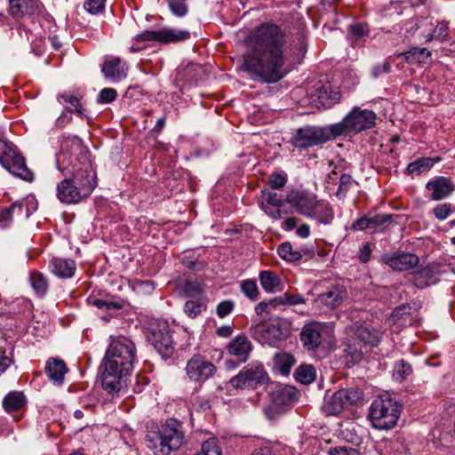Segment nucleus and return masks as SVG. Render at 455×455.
<instances>
[{"mask_svg": "<svg viewBox=\"0 0 455 455\" xmlns=\"http://www.w3.org/2000/svg\"><path fill=\"white\" fill-rule=\"evenodd\" d=\"M285 43V34L279 26L266 22L256 27L246 40L243 69L266 84L280 81L289 72Z\"/></svg>", "mask_w": 455, "mask_h": 455, "instance_id": "obj_1", "label": "nucleus"}, {"mask_svg": "<svg viewBox=\"0 0 455 455\" xmlns=\"http://www.w3.org/2000/svg\"><path fill=\"white\" fill-rule=\"evenodd\" d=\"M136 358L134 343L124 336L112 339L103 359L102 387L109 394H117L126 386Z\"/></svg>", "mask_w": 455, "mask_h": 455, "instance_id": "obj_2", "label": "nucleus"}, {"mask_svg": "<svg viewBox=\"0 0 455 455\" xmlns=\"http://www.w3.org/2000/svg\"><path fill=\"white\" fill-rule=\"evenodd\" d=\"M96 187V174L89 163H80L70 176L57 185V198L63 204H77L88 197Z\"/></svg>", "mask_w": 455, "mask_h": 455, "instance_id": "obj_3", "label": "nucleus"}, {"mask_svg": "<svg viewBox=\"0 0 455 455\" xmlns=\"http://www.w3.org/2000/svg\"><path fill=\"white\" fill-rule=\"evenodd\" d=\"M146 445L156 455H169L180 448L184 441L182 424L169 419L157 431H149L145 438Z\"/></svg>", "mask_w": 455, "mask_h": 455, "instance_id": "obj_4", "label": "nucleus"}, {"mask_svg": "<svg viewBox=\"0 0 455 455\" xmlns=\"http://www.w3.org/2000/svg\"><path fill=\"white\" fill-rule=\"evenodd\" d=\"M403 404L389 394L379 395L371 404L369 419L374 428L391 429L400 418Z\"/></svg>", "mask_w": 455, "mask_h": 455, "instance_id": "obj_5", "label": "nucleus"}, {"mask_svg": "<svg viewBox=\"0 0 455 455\" xmlns=\"http://www.w3.org/2000/svg\"><path fill=\"white\" fill-rule=\"evenodd\" d=\"M377 116L372 110L355 107L339 123L332 124V131L339 136H353L376 125Z\"/></svg>", "mask_w": 455, "mask_h": 455, "instance_id": "obj_6", "label": "nucleus"}, {"mask_svg": "<svg viewBox=\"0 0 455 455\" xmlns=\"http://www.w3.org/2000/svg\"><path fill=\"white\" fill-rule=\"evenodd\" d=\"M337 138L332 131V124L329 126L305 125L299 128L290 140L292 147L299 149L320 146Z\"/></svg>", "mask_w": 455, "mask_h": 455, "instance_id": "obj_7", "label": "nucleus"}, {"mask_svg": "<svg viewBox=\"0 0 455 455\" xmlns=\"http://www.w3.org/2000/svg\"><path fill=\"white\" fill-rule=\"evenodd\" d=\"M147 339L158 354L164 359L173 354L172 339L170 333V325L164 319H153L147 328Z\"/></svg>", "mask_w": 455, "mask_h": 455, "instance_id": "obj_8", "label": "nucleus"}, {"mask_svg": "<svg viewBox=\"0 0 455 455\" xmlns=\"http://www.w3.org/2000/svg\"><path fill=\"white\" fill-rule=\"evenodd\" d=\"M268 381V375L261 363L255 362L248 364L238 374L229 380L235 389L252 388L262 386Z\"/></svg>", "mask_w": 455, "mask_h": 455, "instance_id": "obj_9", "label": "nucleus"}, {"mask_svg": "<svg viewBox=\"0 0 455 455\" xmlns=\"http://www.w3.org/2000/svg\"><path fill=\"white\" fill-rule=\"evenodd\" d=\"M189 37L190 33L188 30L162 28L157 30H146L137 35L134 39L138 43L153 41L160 44H171L182 42Z\"/></svg>", "mask_w": 455, "mask_h": 455, "instance_id": "obj_10", "label": "nucleus"}, {"mask_svg": "<svg viewBox=\"0 0 455 455\" xmlns=\"http://www.w3.org/2000/svg\"><path fill=\"white\" fill-rule=\"evenodd\" d=\"M185 370L188 378L198 384H203L217 371L216 366L199 354L194 355L188 361Z\"/></svg>", "mask_w": 455, "mask_h": 455, "instance_id": "obj_11", "label": "nucleus"}, {"mask_svg": "<svg viewBox=\"0 0 455 455\" xmlns=\"http://www.w3.org/2000/svg\"><path fill=\"white\" fill-rule=\"evenodd\" d=\"M346 297V289L339 285L332 286L317 296L314 300V307L325 313L339 307Z\"/></svg>", "mask_w": 455, "mask_h": 455, "instance_id": "obj_12", "label": "nucleus"}, {"mask_svg": "<svg viewBox=\"0 0 455 455\" xmlns=\"http://www.w3.org/2000/svg\"><path fill=\"white\" fill-rule=\"evenodd\" d=\"M285 200L299 214L307 217L313 215L314 208L318 201L315 195L303 190L291 191L285 196Z\"/></svg>", "mask_w": 455, "mask_h": 455, "instance_id": "obj_13", "label": "nucleus"}, {"mask_svg": "<svg viewBox=\"0 0 455 455\" xmlns=\"http://www.w3.org/2000/svg\"><path fill=\"white\" fill-rule=\"evenodd\" d=\"M44 12V6L39 0H9V12L14 18H35Z\"/></svg>", "mask_w": 455, "mask_h": 455, "instance_id": "obj_14", "label": "nucleus"}, {"mask_svg": "<svg viewBox=\"0 0 455 455\" xmlns=\"http://www.w3.org/2000/svg\"><path fill=\"white\" fill-rule=\"evenodd\" d=\"M1 164L13 175L31 181L34 173L28 168L25 158L14 149L7 157L2 160Z\"/></svg>", "mask_w": 455, "mask_h": 455, "instance_id": "obj_15", "label": "nucleus"}, {"mask_svg": "<svg viewBox=\"0 0 455 455\" xmlns=\"http://www.w3.org/2000/svg\"><path fill=\"white\" fill-rule=\"evenodd\" d=\"M324 326L317 322L305 324L300 331V341L307 350H315L322 344Z\"/></svg>", "mask_w": 455, "mask_h": 455, "instance_id": "obj_16", "label": "nucleus"}, {"mask_svg": "<svg viewBox=\"0 0 455 455\" xmlns=\"http://www.w3.org/2000/svg\"><path fill=\"white\" fill-rule=\"evenodd\" d=\"M426 188L431 193L430 198L439 201L449 196L454 191L455 185L450 178L441 176L429 180Z\"/></svg>", "mask_w": 455, "mask_h": 455, "instance_id": "obj_17", "label": "nucleus"}, {"mask_svg": "<svg viewBox=\"0 0 455 455\" xmlns=\"http://www.w3.org/2000/svg\"><path fill=\"white\" fill-rule=\"evenodd\" d=\"M128 68L123 60L116 57L106 60L101 66V72L106 79L118 83L127 76Z\"/></svg>", "mask_w": 455, "mask_h": 455, "instance_id": "obj_18", "label": "nucleus"}, {"mask_svg": "<svg viewBox=\"0 0 455 455\" xmlns=\"http://www.w3.org/2000/svg\"><path fill=\"white\" fill-rule=\"evenodd\" d=\"M439 267L435 264H429L411 276V283L419 289H424L439 281Z\"/></svg>", "mask_w": 455, "mask_h": 455, "instance_id": "obj_19", "label": "nucleus"}, {"mask_svg": "<svg viewBox=\"0 0 455 455\" xmlns=\"http://www.w3.org/2000/svg\"><path fill=\"white\" fill-rule=\"evenodd\" d=\"M298 390L291 386H276L270 393L271 401L284 411L298 400Z\"/></svg>", "mask_w": 455, "mask_h": 455, "instance_id": "obj_20", "label": "nucleus"}, {"mask_svg": "<svg viewBox=\"0 0 455 455\" xmlns=\"http://www.w3.org/2000/svg\"><path fill=\"white\" fill-rule=\"evenodd\" d=\"M385 262L396 271H406L419 263V258L413 253H395L390 256H385Z\"/></svg>", "mask_w": 455, "mask_h": 455, "instance_id": "obj_21", "label": "nucleus"}, {"mask_svg": "<svg viewBox=\"0 0 455 455\" xmlns=\"http://www.w3.org/2000/svg\"><path fill=\"white\" fill-rule=\"evenodd\" d=\"M251 349V342L244 335H238L227 347L228 352L237 357L240 363L247 361Z\"/></svg>", "mask_w": 455, "mask_h": 455, "instance_id": "obj_22", "label": "nucleus"}, {"mask_svg": "<svg viewBox=\"0 0 455 455\" xmlns=\"http://www.w3.org/2000/svg\"><path fill=\"white\" fill-rule=\"evenodd\" d=\"M51 272L60 278H70L75 275L76 264L73 259L52 258L49 266Z\"/></svg>", "mask_w": 455, "mask_h": 455, "instance_id": "obj_23", "label": "nucleus"}, {"mask_svg": "<svg viewBox=\"0 0 455 455\" xmlns=\"http://www.w3.org/2000/svg\"><path fill=\"white\" fill-rule=\"evenodd\" d=\"M261 331L265 341L271 346H275L278 342L285 339L290 333L289 329L283 327L281 323H269Z\"/></svg>", "mask_w": 455, "mask_h": 455, "instance_id": "obj_24", "label": "nucleus"}, {"mask_svg": "<svg viewBox=\"0 0 455 455\" xmlns=\"http://www.w3.org/2000/svg\"><path fill=\"white\" fill-rule=\"evenodd\" d=\"M316 91L317 100L323 108H331L338 103L340 99L339 90L331 84H321L316 88Z\"/></svg>", "mask_w": 455, "mask_h": 455, "instance_id": "obj_25", "label": "nucleus"}, {"mask_svg": "<svg viewBox=\"0 0 455 455\" xmlns=\"http://www.w3.org/2000/svg\"><path fill=\"white\" fill-rule=\"evenodd\" d=\"M68 367L64 361L57 358H50L46 362L45 373L53 383L62 384Z\"/></svg>", "mask_w": 455, "mask_h": 455, "instance_id": "obj_26", "label": "nucleus"}, {"mask_svg": "<svg viewBox=\"0 0 455 455\" xmlns=\"http://www.w3.org/2000/svg\"><path fill=\"white\" fill-rule=\"evenodd\" d=\"M289 51L293 63H300L307 52V36L303 32L293 36L289 41Z\"/></svg>", "mask_w": 455, "mask_h": 455, "instance_id": "obj_27", "label": "nucleus"}, {"mask_svg": "<svg viewBox=\"0 0 455 455\" xmlns=\"http://www.w3.org/2000/svg\"><path fill=\"white\" fill-rule=\"evenodd\" d=\"M27 399L22 392H9L3 400V408L7 413L18 412L25 407Z\"/></svg>", "mask_w": 455, "mask_h": 455, "instance_id": "obj_28", "label": "nucleus"}, {"mask_svg": "<svg viewBox=\"0 0 455 455\" xmlns=\"http://www.w3.org/2000/svg\"><path fill=\"white\" fill-rule=\"evenodd\" d=\"M309 218L315 219L323 225L331 224L334 220L333 208L331 204L318 200L314 208L313 215H310Z\"/></svg>", "mask_w": 455, "mask_h": 455, "instance_id": "obj_29", "label": "nucleus"}, {"mask_svg": "<svg viewBox=\"0 0 455 455\" xmlns=\"http://www.w3.org/2000/svg\"><path fill=\"white\" fill-rule=\"evenodd\" d=\"M343 391L338 390L331 396L325 398L323 410L327 415H337L342 411L346 406Z\"/></svg>", "mask_w": 455, "mask_h": 455, "instance_id": "obj_30", "label": "nucleus"}, {"mask_svg": "<svg viewBox=\"0 0 455 455\" xmlns=\"http://www.w3.org/2000/svg\"><path fill=\"white\" fill-rule=\"evenodd\" d=\"M284 202H286L285 196L270 189L261 190V195L258 199L260 209H265L267 205L279 207L283 205Z\"/></svg>", "mask_w": 455, "mask_h": 455, "instance_id": "obj_31", "label": "nucleus"}, {"mask_svg": "<svg viewBox=\"0 0 455 455\" xmlns=\"http://www.w3.org/2000/svg\"><path fill=\"white\" fill-rule=\"evenodd\" d=\"M358 339L371 346H377L381 338V332L368 326H359L355 331Z\"/></svg>", "mask_w": 455, "mask_h": 455, "instance_id": "obj_32", "label": "nucleus"}, {"mask_svg": "<svg viewBox=\"0 0 455 455\" xmlns=\"http://www.w3.org/2000/svg\"><path fill=\"white\" fill-rule=\"evenodd\" d=\"M439 158L421 157L414 162H411L407 166V172L411 175H419L425 172L429 171L435 163L438 162Z\"/></svg>", "mask_w": 455, "mask_h": 455, "instance_id": "obj_33", "label": "nucleus"}, {"mask_svg": "<svg viewBox=\"0 0 455 455\" xmlns=\"http://www.w3.org/2000/svg\"><path fill=\"white\" fill-rule=\"evenodd\" d=\"M260 285L267 292H275L281 290V282L277 275L271 271L259 273Z\"/></svg>", "mask_w": 455, "mask_h": 455, "instance_id": "obj_34", "label": "nucleus"}, {"mask_svg": "<svg viewBox=\"0 0 455 455\" xmlns=\"http://www.w3.org/2000/svg\"><path fill=\"white\" fill-rule=\"evenodd\" d=\"M292 355L285 352L276 353L274 355V365L283 375H288L295 363Z\"/></svg>", "mask_w": 455, "mask_h": 455, "instance_id": "obj_35", "label": "nucleus"}, {"mask_svg": "<svg viewBox=\"0 0 455 455\" xmlns=\"http://www.w3.org/2000/svg\"><path fill=\"white\" fill-rule=\"evenodd\" d=\"M29 283L39 297L44 296L48 291L49 283L47 278L39 271H33L30 274Z\"/></svg>", "mask_w": 455, "mask_h": 455, "instance_id": "obj_36", "label": "nucleus"}, {"mask_svg": "<svg viewBox=\"0 0 455 455\" xmlns=\"http://www.w3.org/2000/svg\"><path fill=\"white\" fill-rule=\"evenodd\" d=\"M315 370L310 364H302L294 371V378L302 384H310L315 379Z\"/></svg>", "mask_w": 455, "mask_h": 455, "instance_id": "obj_37", "label": "nucleus"}, {"mask_svg": "<svg viewBox=\"0 0 455 455\" xmlns=\"http://www.w3.org/2000/svg\"><path fill=\"white\" fill-rule=\"evenodd\" d=\"M278 255L288 262H296L301 259V251L294 250L290 242L281 243L277 248Z\"/></svg>", "mask_w": 455, "mask_h": 455, "instance_id": "obj_38", "label": "nucleus"}, {"mask_svg": "<svg viewBox=\"0 0 455 455\" xmlns=\"http://www.w3.org/2000/svg\"><path fill=\"white\" fill-rule=\"evenodd\" d=\"M22 213V204L20 202H15L9 207L2 208L0 210V223L3 227L8 226L12 220L13 215H21Z\"/></svg>", "mask_w": 455, "mask_h": 455, "instance_id": "obj_39", "label": "nucleus"}, {"mask_svg": "<svg viewBox=\"0 0 455 455\" xmlns=\"http://www.w3.org/2000/svg\"><path fill=\"white\" fill-rule=\"evenodd\" d=\"M205 309L206 304L200 298L187 300L184 305V312L190 318H196L197 315L205 311Z\"/></svg>", "mask_w": 455, "mask_h": 455, "instance_id": "obj_40", "label": "nucleus"}, {"mask_svg": "<svg viewBox=\"0 0 455 455\" xmlns=\"http://www.w3.org/2000/svg\"><path fill=\"white\" fill-rule=\"evenodd\" d=\"M90 303L93 305L94 307L100 308V309H105L106 311L111 313L119 311L123 308V304L119 301H113L110 299H96V298H91L89 299Z\"/></svg>", "mask_w": 455, "mask_h": 455, "instance_id": "obj_41", "label": "nucleus"}, {"mask_svg": "<svg viewBox=\"0 0 455 455\" xmlns=\"http://www.w3.org/2000/svg\"><path fill=\"white\" fill-rule=\"evenodd\" d=\"M411 372H412V369H411V364L407 363L404 360H400L395 365L393 378L396 381L402 382Z\"/></svg>", "mask_w": 455, "mask_h": 455, "instance_id": "obj_42", "label": "nucleus"}, {"mask_svg": "<svg viewBox=\"0 0 455 455\" xmlns=\"http://www.w3.org/2000/svg\"><path fill=\"white\" fill-rule=\"evenodd\" d=\"M196 455H221V450L216 438H209L202 443L201 451Z\"/></svg>", "mask_w": 455, "mask_h": 455, "instance_id": "obj_43", "label": "nucleus"}, {"mask_svg": "<svg viewBox=\"0 0 455 455\" xmlns=\"http://www.w3.org/2000/svg\"><path fill=\"white\" fill-rule=\"evenodd\" d=\"M241 290L243 294L251 300H256L259 298V289L254 280H244L241 283Z\"/></svg>", "mask_w": 455, "mask_h": 455, "instance_id": "obj_44", "label": "nucleus"}, {"mask_svg": "<svg viewBox=\"0 0 455 455\" xmlns=\"http://www.w3.org/2000/svg\"><path fill=\"white\" fill-rule=\"evenodd\" d=\"M369 216L371 220V229L374 231L382 230L384 225L389 222L392 219V215L390 214L370 213Z\"/></svg>", "mask_w": 455, "mask_h": 455, "instance_id": "obj_45", "label": "nucleus"}, {"mask_svg": "<svg viewBox=\"0 0 455 455\" xmlns=\"http://www.w3.org/2000/svg\"><path fill=\"white\" fill-rule=\"evenodd\" d=\"M59 98L61 99L64 102L68 103L70 106L68 108L69 112L76 113L77 115H82L81 104L80 100L77 97L74 96L69 92H63L59 95Z\"/></svg>", "mask_w": 455, "mask_h": 455, "instance_id": "obj_46", "label": "nucleus"}, {"mask_svg": "<svg viewBox=\"0 0 455 455\" xmlns=\"http://www.w3.org/2000/svg\"><path fill=\"white\" fill-rule=\"evenodd\" d=\"M172 12L178 16L183 17L188 13V7L186 0H167Z\"/></svg>", "mask_w": 455, "mask_h": 455, "instance_id": "obj_47", "label": "nucleus"}, {"mask_svg": "<svg viewBox=\"0 0 455 455\" xmlns=\"http://www.w3.org/2000/svg\"><path fill=\"white\" fill-rule=\"evenodd\" d=\"M117 97V92L113 88H104L102 89L98 96L97 102L100 104H108L116 100Z\"/></svg>", "mask_w": 455, "mask_h": 455, "instance_id": "obj_48", "label": "nucleus"}, {"mask_svg": "<svg viewBox=\"0 0 455 455\" xmlns=\"http://www.w3.org/2000/svg\"><path fill=\"white\" fill-rule=\"evenodd\" d=\"M345 394L344 401L347 404H354L356 403L362 398V393L356 388H349V389H340Z\"/></svg>", "mask_w": 455, "mask_h": 455, "instance_id": "obj_49", "label": "nucleus"}, {"mask_svg": "<svg viewBox=\"0 0 455 455\" xmlns=\"http://www.w3.org/2000/svg\"><path fill=\"white\" fill-rule=\"evenodd\" d=\"M105 2L106 0H87L84 3V9L92 14L99 13L104 9Z\"/></svg>", "mask_w": 455, "mask_h": 455, "instance_id": "obj_50", "label": "nucleus"}, {"mask_svg": "<svg viewBox=\"0 0 455 455\" xmlns=\"http://www.w3.org/2000/svg\"><path fill=\"white\" fill-rule=\"evenodd\" d=\"M68 147L71 148L72 154L75 151H79L81 153L84 150L83 146H82V141L76 137L68 138V139L65 140L64 141H62L61 148L63 150L68 149Z\"/></svg>", "mask_w": 455, "mask_h": 455, "instance_id": "obj_51", "label": "nucleus"}, {"mask_svg": "<svg viewBox=\"0 0 455 455\" xmlns=\"http://www.w3.org/2000/svg\"><path fill=\"white\" fill-rule=\"evenodd\" d=\"M329 455H361V452L352 447L336 446L329 450Z\"/></svg>", "mask_w": 455, "mask_h": 455, "instance_id": "obj_52", "label": "nucleus"}, {"mask_svg": "<svg viewBox=\"0 0 455 455\" xmlns=\"http://www.w3.org/2000/svg\"><path fill=\"white\" fill-rule=\"evenodd\" d=\"M287 179L280 173H273L269 177V187L271 189H280L286 184Z\"/></svg>", "mask_w": 455, "mask_h": 455, "instance_id": "obj_53", "label": "nucleus"}, {"mask_svg": "<svg viewBox=\"0 0 455 455\" xmlns=\"http://www.w3.org/2000/svg\"><path fill=\"white\" fill-rule=\"evenodd\" d=\"M264 411L267 419H274L283 414L285 411L283 408H281L271 401V403L265 408Z\"/></svg>", "mask_w": 455, "mask_h": 455, "instance_id": "obj_54", "label": "nucleus"}, {"mask_svg": "<svg viewBox=\"0 0 455 455\" xmlns=\"http://www.w3.org/2000/svg\"><path fill=\"white\" fill-rule=\"evenodd\" d=\"M448 25L445 22H440L436 25L433 36L440 41H445L449 37Z\"/></svg>", "mask_w": 455, "mask_h": 455, "instance_id": "obj_55", "label": "nucleus"}, {"mask_svg": "<svg viewBox=\"0 0 455 455\" xmlns=\"http://www.w3.org/2000/svg\"><path fill=\"white\" fill-rule=\"evenodd\" d=\"M283 305H302L306 303V299L299 294L285 292L283 295Z\"/></svg>", "mask_w": 455, "mask_h": 455, "instance_id": "obj_56", "label": "nucleus"}, {"mask_svg": "<svg viewBox=\"0 0 455 455\" xmlns=\"http://www.w3.org/2000/svg\"><path fill=\"white\" fill-rule=\"evenodd\" d=\"M234 302L232 300H224L217 306V315L223 318L227 316L234 309Z\"/></svg>", "mask_w": 455, "mask_h": 455, "instance_id": "obj_57", "label": "nucleus"}, {"mask_svg": "<svg viewBox=\"0 0 455 455\" xmlns=\"http://www.w3.org/2000/svg\"><path fill=\"white\" fill-rule=\"evenodd\" d=\"M451 212V204H437L434 209V214L438 220H445Z\"/></svg>", "mask_w": 455, "mask_h": 455, "instance_id": "obj_58", "label": "nucleus"}, {"mask_svg": "<svg viewBox=\"0 0 455 455\" xmlns=\"http://www.w3.org/2000/svg\"><path fill=\"white\" fill-rule=\"evenodd\" d=\"M134 289L139 292L150 294L155 290V286L152 281H139L135 283Z\"/></svg>", "mask_w": 455, "mask_h": 455, "instance_id": "obj_59", "label": "nucleus"}, {"mask_svg": "<svg viewBox=\"0 0 455 455\" xmlns=\"http://www.w3.org/2000/svg\"><path fill=\"white\" fill-rule=\"evenodd\" d=\"M370 216L364 215L362 218L357 219L354 221L352 225V228L354 230H365V229H371V222H370Z\"/></svg>", "mask_w": 455, "mask_h": 455, "instance_id": "obj_60", "label": "nucleus"}, {"mask_svg": "<svg viewBox=\"0 0 455 455\" xmlns=\"http://www.w3.org/2000/svg\"><path fill=\"white\" fill-rule=\"evenodd\" d=\"M14 149L15 148L12 143L0 139V164L2 160L7 157Z\"/></svg>", "mask_w": 455, "mask_h": 455, "instance_id": "obj_61", "label": "nucleus"}, {"mask_svg": "<svg viewBox=\"0 0 455 455\" xmlns=\"http://www.w3.org/2000/svg\"><path fill=\"white\" fill-rule=\"evenodd\" d=\"M391 71V64L388 61H385L382 65H377L373 67L371 75L374 78H378L383 74H387Z\"/></svg>", "mask_w": 455, "mask_h": 455, "instance_id": "obj_62", "label": "nucleus"}, {"mask_svg": "<svg viewBox=\"0 0 455 455\" xmlns=\"http://www.w3.org/2000/svg\"><path fill=\"white\" fill-rule=\"evenodd\" d=\"M184 291L187 294V296L195 297L201 292V290L198 285H196L193 283L188 282L185 284Z\"/></svg>", "mask_w": 455, "mask_h": 455, "instance_id": "obj_63", "label": "nucleus"}, {"mask_svg": "<svg viewBox=\"0 0 455 455\" xmlns=\"http://www.w3.org/2000/svg\"><path fill=\"white\" fill-rule=\"evenodd\" d=\"M411 52L413 53V55H419V61H424L426 59L431 58V52L428 51L427 48H414Z\"/></svg>", "mask_w": 455, "mask_h": 455, "instance_id": "obj_64", "label": "nucleus"}]
</instances>
